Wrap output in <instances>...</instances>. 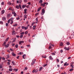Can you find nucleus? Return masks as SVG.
Returning <instances> with one entry per match:
<instances>
[{
	"mask_svg": "<svg viewBox=\"0 0 74 74\" xmlns=\"http://www.w3.org/2000/svg\"><path fill=\"white\" fill-rule=\"evenodd\" d=\"M49 46H50V47H53L54 45H53L51 44V43H50L49 44Z\"/></svg>",
	"mask_w": 74,
	"mask_h": 74,
	"instance_id": "obj_17",
	"label": "nucleus"
},
{
	"mask_svg": "<svg viewBox=\"0 0 74 74\" xmlns=\"http://www.w3.org/2000/svg\"><path fill=\"white\" fill-rule=\"evenodd\" d=\"M42 58H47V56H46L45 55L42 56Z\"/></svg>",
	"mask_w": 74,
	"mask_h": 74,
	"instance_id": "obj_26",
	"label": "nucleus"
},
{
	"mask_svg": "<svg viewBox=\"0 0 74 74\" xmlns=\"http://www.w3.org/2000/svg\"><path fill=\"white\" fill-rule=\"evenodd\" d=\"M28 33V32H27V31L25 32V34H27Z\"/></svg>",
	"mask_w": 74,
	"mask_h": 74,
	"instance_id": "obj_34",
	"label": "nucleus"
},
{
	"mask_svg": "<svg viewBox=\"0 0 74 74\" xmlns=\"http://www.w3.org/2000/svg\"><path fill=\"white\" fill-rule=\"evenodd\" d=\"M36 27V25H34L33 27V29H35Z\"/></svg>",
	"mask_w": 74,
	"mask_h": 74,
	"instance_id": "obj_24",
	"label": "nucleus"
},
{
	"mask_svg": "<svg viewBox=\"0 0 74 74\" xmlns=\"http://www.w3.org/2000/svg\"><path fill=\"white\" fill-rule=\"evenodd\" d=\"M47 66V64H44V65H43V67H45V66Z\"/></svg>",
	"mask_w": 74,
	"mask_h": 74,
	"instance_id": "obj_49",
	"label": "nucleus"
},
{
	"mask_svg": "<svg viewBox=\"0 0 74 74\" xmlns=\"http://www.w3.org/2000/svg\"><path fill=\"white\" fill-rule=\"evenodd\" d=\"M16 8H17V9H19V6L18 5H16Z\"/></svg>",
	"mask_w": 74,
	"mask_h": 74,
	"instance_id": "obj_10",
	"label": "nucleus"
},
{
	"mask_svg": "<svg viewBox=\"0 0 74 74\" xmlns=\"http://www.w3.org/2000/svg\"><path fill=\"white\" fill-rule=\"evenodd\" d=\"M19 7H20V9H22V5H21L19 4Z\"/></svg>",
	"mask_w": 74,
	"mask_h": 74,
	"instance_id": "obj_19",
	"label": "nucleus"
},
{
	"mask_svg": "<svg viewBox=\"0 0 74 74\" xmlns=\"http://www.w3.org/2000/svg\"><path fill=\"white\" fill-rule=\"evenodd\" d=\"M5 19H6V18H5V17H3L2 18V20L3 21H5Z\"/></svg>",
	"mask_w": 74,
	"mask_h": 74,
	"instance_id": "obj_7",
	"label": "nucleus"
},
{
	"mask_svg": "<svg viewBox=\"0 0 74 74\" xmlns=\"http://www.w3.org/2000/svg\"><path fill=\"white\" fill-rule=\"evenodd\" d=\"M41 69H42V67H41L39 68V71H41Z\"/></svg>",
	"mask_w": 74,
	"mask_h": 74,
	"instance_id": "obj_28",
	"label": "nucleus"
},
{
	"mask_svg": "<svg viewBox=\"0 0 74 74\" xmlns=\"http://www.w3.org/2000/svg\"><path fill=\"white\" fill-rule=\"evenodd\" d=\"M10 19H9L8 21V23H10Z\"/></svg>",
	"mask_w": 74,
	"mask_h": 74,
	"instance_id": "obj_37",
	"label": "nucleus"
},
{
	"mask_svg": "<svg viewBox=\"0 0 74 74\" xmlns=\"http://www.w3.org/2000/svg\"><path fill=\"white\" fill-rule=\"evenodd\" d=\"M13 70V69H12V68L9 69V71H12Z\"/></svg>",
	"mask_w": 74,
	"mask_h": 74,
	"instance_id": "obj_13",
	"label": "nucleus"
},
{
	"mask_svg": "<svg viewBox=\"0 0 74 74\" xmlns=\"http://www.w3.org/2000/svg\"><path fill=\"white\" fill-rule=\"evenodd\" d=\"M26 54H24L23 56V59H25L26 58Z\"/></svg>",
	"mask_w": 74,
	"mask_h": 74,
	"instance_id": "obj_5",
	"label": "nucleus"
},
{
	"mask_svg": "<svg viewBox=\"0 0 74 74\" xmlns=\"http://www.w3.org/2000/svg\"><path fill=\"white\" fill-rule=\"evenodd\" d=\"M12 9V8H9V10H11Z\"/></svg>",
	"mask_w": 74,
	"mask_h": 74,
	"instance_id": "obj_55",
	"label": "nucleus"
},
{
	"mask_svg": "<svg viewBox=\"0 0 74 74\" xmlns=\"http://www.w3.org/2000/svg\"><path fill=\"white\" fill-rule=\"evenodd\" d=\"M0 24L1 25H3V22L0 21Z\"/></svg>",
	"mask_w": 74,
	"mask_h": 74,
	"instance_id": "obj_23",
	"label": "nucleus"
},
{
	"mask_svg": "<svg viewBox=\"0 0 74 74\" xmlns=\"http://www.w3.org/2000/svg\"><path fill=\"white\" fill-rule=\"evenodd\" d=\"M8 3H9V5H11V4H12L11 3H10V2H8Z\"/></svg>",
	"mask_w": 74,
	"mask_h": 74,
	"instance_id": "obj_47",
	"label": "nucleus"
},
{
	"mask_svg": "<svg viewBox=\"0 0 74 74\" xmlns=\"http://www.w3.org/2000/svg\"><path fill=\"white\" fill-rule=\"evenodd\" d=\"M38 14H39V13H37L36 14H35V16H37V15H38Z\"/></svg>",
	"mask_w": 74,
	"mask_h": 74,
	"instance_id": "obj_57",
	"label": "nucleus"
},
{
	"mask_svg": "<svg viewBox=\"0 0 74 74\" xmlns=\"http://www.w3.org/2000/svg\"><path fill=\"white\" fill-rule=\"evenodd\" d=\"M20 18L19 17H18L17 18H16V20H19V19Z\"/></svg>",
	"mask_w": 74,
	"mask_h": 74,
	"instance_id": "obj_60",
	"label": "nucleus"
},
{
	"mask_svg": "<svg viewBox=\"0 0 74 74\" xmlns=\"http://www.w3.org/2000/svg\"><path fill=\"white\" fill-rule=\"evenodd\" d=\"M45 13V9H43L42 10V12L41 13V14L42 15H43L44 14V13Z\"/></svg>",
	"mask_w": 74,
	"mask_h": 74,
	"instance_id": "obj_1",
	"label": "nucleus"
},
{
	"mask_svg": "<svg viewBox=\"0 0 74 74\" xmlns=\"http://www.w3.org/2000/svg\"><path fill=\"white\" fill-rule=\"evenodd\" d=\"M12 56H16V54H14L13 53H12Z\"/></svg>",
	"mask_w": 74,
	"mask_h": 74,
	"instance_id": "obj_16",
	"label": "nucleus"
},
{
	"mask_svg": "<svg viewBox=\"0 0 74 74\" xmlns=\"http://www.w3.org/2000/svg\"><path fill=\"white\" fill-rule=\"evenodd\" d=\"M51 55H55V54L54 53H52Z\"/></svg>",
	"mask_w": 74,
	"mask_h": 74,
	"instance_id": "obj_50",
	"label": "nucleus"
},
{
	"mask_svg": "<svg viewBox=\"0 0 74 74\" xmlns=\"http://www.w3.org/2000/svg\"><path fill=\"white\" fill-rule=\"evenodd\" d=\"M10 14H8L7 15V17L8 18H9V17H10Z\"/></svg>",
	"mask_w": 74,
	"mask_h": 74,
	"instance_id": "obj_25",
	"label": "nucleus"
},
{
	"mask_svg": "<svg viewBox=\"0 0 74 74\" xmlns=\"http://www.w3.org/2000/svg\"><path fill=\"white\" fill-rule=\"evenodd\" d=\"M16 37L17 38H19V35H17L16 36Z\"/></svg>",
	"mask_w": 74,
	"mask_h": 74,
	"instance_id": "obj_58",
	"label": "nucleus"
},
{
	"mask_svg": "<svg viewBox=\"0 0 74 74\" xmlns=\"http://www.w3.org/2000/svg\"><path fill=\"white\" fill-rule=\"evenodd\" d=\"M49 59L51 60H53V58L51 57V56H50L49 57Z\"/></svg>",
	"mask_w": 74,
	"mask_h": 74,
	"instance_id": "obj_20",
	"label": "nucleus"
},
{
	"mask_svg": "<svg viewBox=\"0 0 74 74\" xmlns=\"http://www.w3.org/2000/svg\"><path fill=\"white\" fill-rule=\"evenodd\" d=\"M5 48H8V46L7 45H5Z\"/></svg>",
	"mask_w": 74,
	"mask_h": 74,
	"instance_id": "obj_54",
	"label": "nucleus"
},
{
	"mask_svg": "<svg viewBox=\"0 0 74 74\" xmlns=\"http://www.w3.org/2000/svg\"><path fill=\"white\" fill-rule=\"evenodd\" d=\"M19 1L18 0H17L16 1V3H17L18 4V3H19Z\"/></svg>",
	"mask_w": 74,
	"mask_h": 74,
	"instance_id": "obj_63",
	"label": "nucleus"
},
{
	"mask_svg": "<svg viewBox=\"0 0 74 74\" xmlns=\"http://www.w3.org/2000/svg\"><path fill=\"white\" fill-rule=\"evenodd\" d=\"M22 3V0H19V3Z\"/></svg>",
	"mask_w": 74,
	"mask_h": 74,
	"instance_id": "obj_46",
	"label": "nucleus"
},
{
	"mask_svg": "<svg viewBox=\"0 0 74 74\" xmlns=\"http://www.w3.org/2000/svg\"><path fill=\"white\" fill-rule=\"evenodd\" d=\"M41 5L43 6V7H45V2H44V3H41Z\"/></svg>",
	"mask_w": 74,
	"mask_h": 74,
	"instance_id": "obj_3",
	"label": "nucleus"
},
{
	"mask_svg": "<svg viewBox=\"0 0 74 74\" xmlns=\"http://www.w3.org/2000/svg\"><path fill=\"white\" fill-rule=\"evenodd\" d=\"M21 44H22V42H21V41H19V44H20V45H21Z\"/></svg>",
	"mask_w": 74,
	"mask_h": 74,
	"instance_id": "obj_53",
	"label": "nucleus"
},
{
	"mask_svg": "<svg viewBox=\"0 0 74 74\" xmlns=\"http://www.w3.org/2000/svg\"><path fill=\"white\" fill-rule=\"evenodd\" d=\"M51 48H52V47H51V46H49V49H51Z\"/></svg>",
	"mask_w": 74,
	"mask_h": 74,
	"instance_id": "obj_43",
	"label": "nucleus"
},
{
	"mask_svg": "<svg viewBox=\"0 0 74 74\" xmlns=\"http://www.w3.org/2000/svg\"><path fill=\"white\" fill-rule=\"evenodd\" d=\"M23 34H21L20 36V38H22L23 37Z\"/></svg>",
	"mask_w": 74,
	"mask_h": 74,
	"instance_id": "obj_22",
	"label": "nucleus"
},
{
	"mask_svg": "<svg viewBox=\"0 0 74 74\" xmlns=\"http://www.w3.org/2000/svg\"><path fill=\"white\" fill-rule=\"evenodd\" d=\"M26 5H23L22 6V8H25V7H26Z\"/></svg>",
	"mask_w": 74,
	"mask_h": 74,
	"instance_id": "obj_11",
	"label": "nucleus"
},
{
	"mask_svg": "<svg viewBox=\"0 0 74 74\" xmlns=\"http://www.w3.org/2000/svg\"><path fill=\"white\" fill-rule=\"evenodd\" d=\"M36 59L34 60V59H33L32 61V63L31 64V65L32 66H33V64H34V63H35V61H36Z\"/></svg>",
	"mask_w": 74,
	"mask_h": 74,
	"instance_id": "obj_2",
	"label": "nucleus"
},
{
	"mask_svg": "<svg viewBox=\"0 0 74 74\" xmlns=\"http://www.w3.org/2000/svg\"><path fill=\"white\" fill-rule=\"evenodd\" d=\"M25 27H24L23 26H22V29H25Z\"/></svg>",
	"mask_w": 74,
	"mask_h": 74,
	"instance_id": "obj_42",
	"label": "nucleus"
},
{
	"mask_svg": "<svg viewBox=\"0 0 74 74\" xmlns=\"http://www.w3.org/2000/svg\"><path fill=\"white\" fill-rule=\"evenodd\" d=\"M56 60H57V62H59V59H57Z\"/></svg>",
	"mask_w": 74,
	"mask_h": 74,
	"instance_id": "obj_52",
	"label": "nucleus"
},
{
	"mask_svg": "<svg viewBox=\"0 0 74 74\" xmlns=\"http://www.w3.org/2000/svg\"><path fill=\"white\" fill-rule=\"evenodd\" d=\"M70 66H71V67H71V68H74V66H73V64H71V65H70Z\"/></svg>",
	"mask_w": 74,
	"mask_h": 74,
	"instance_id": "obj_41",
	"label": "nucleus"
},
{
	"mask_svg": "<svg viewBox=\"0 0 74 74\" xmlns=\"http://www.w3.org/2000/svg\"><path fill=\"white\" fill-rule=\"evenodd\" d=\"M24 18H25V19H26V18H27V17H26V16H27L26 15H24Z\"/></svg>",
	"mask_w": 74,
	"mask_h": 74,
	"instance_id": "obj_30",
	"label": "nucleus"
},
{
	"mask_svg": "<svg viewBox=\"0 0 74 74\" xmlns=\"http://www.w3.org/2000/svg\"><path fill=\"white\" fill-rule=\"evenodd\" d=\"M74 69H69V71H73Z\"/></svg>",
	"mask_w": 74,
	"mask_h": 74,
	"instance_id": "obj_27",
	"label": "nucleus"
},
{
	"mask_svg": "<svg viewBox=\"0 0 74 74\" xmlns=\"http://www.w3.org/2000/svg\"><path fill=\"white\" fill-rule=\"evenodd\" d=\"M4 12H5V11L4 10H2L1 12V13L2 14H4Z\"/></svg>",
	"mask_w": 74,
	"mask_h": 74,
	"instance_id": "obj_6",
	"label": "nucleus"
},
{
	"mask_svg": "<svg viewBox=\"0 0 74 74\" xmlns=\"http://www.w3.org/2000/svg\"><path fill=\"white\" fill-rule=\"evenodd\" d=\"M13 20H11L10 24H12V23H13Z\"/></svg>",
	"mask_w": 74,
	"mask_h": 74,
	"instance_id": "obj_29",
	"label": "nucleus"
},
{
	"mask_svg": "<svg viewBox=\"0 0 74 74\" xmlns=\"http://www.w3.org/2000/svg\"><path fill=\"white\" fill-rule=\"evenodd\" d=\"M69 63H67V62H65V63H64V66H68L69 65Z\"/></svg>",
	"mask_w": 74,
	"mask_h": 74,
	"instance_id": "obj_9",
	"label": "nucleus"
},
{
	"mask_svg": "<svg viewBox=\"0 0 74 74\" xmlns=\"http://www.w3.org/2000/svg\"><path fill=\"white\" fill-rule=\"evenodd\" d=\"M16 34V33L15 32V31L14 30L12 31V35H14Z\"/></svg>",
	"mask_w": 74,
	"mask_h": 74,
	"instance_id": "obj_4",
	"label": "nucleus"
},
{
	"mask_svg": "<svg viewBox=\"0 0 74 74\" xmlns=\"http://www.w3.org/2000/svg\"><path fill=\"white\" fill-rule=\"evenodd\" d=\"M2 66H1V64H0V69H2Z\"/></svg>",
	"mask_w": 74,
	"mask_h": 74,
	"instance_id": "obj_61",
	"label": "nucleus"
},
{
	"mask_svg": "<svg viewBox=\"0 0 74 74\" xmlns=\"http://www.w3.org/2000/svg\"><path fill=\"white\" fill-rule=\"evenodd\" d=\"M25 34V32H22L20 33V34Z\"/></svg>",
	"mask_w": 74,
	"mask_h": 74,
	"instance_id": "obj_45",
	"label": "nucleus"
},
{
	"mask_svg": "<svg viewBox=\"0 0 74 74\" xmlns=\"http://www.w3.org/2000/svg\"><path fill=\"white\" fill-rule=\"evenodd\" d=\"M15 13V12H13L12 13V14H14Z\"/></svg>",
	"mask_w": 74,
	"mask_h": 74,
	"instance_id": "obj_56",
	"label": "nucleus"
},
{
	"mask_svg": "<svg viewBox=\"0 0 74 74\" xmlns=\"http://www.w3.org/2000/svg\"><path fill=\"white\" fill-rule=\"evenodd\" d=\"M60 46H63V43H60Z\"/></svg>",
	"mask_w": 74,
	"mask_h": 74,
	"instance_id": "obj_32",
	"label": "nucleus"
},
{
	"mask_svg": "<svg viewBox=\"0 0 74 74\" xmlns=\"http://www.w3.org/2000/svg\"><path fill=\"white\" fill-rule=\"evenodd\" d=\"M2 60H5V58H4L3 57L2 58Z\"/></svg>",
	"mask_w": 74,
	"mask_h": 74,
	"instance_id": "obj_64",
	"label": "nucleus"
},
{
	"mask_svg": "<svg viewBox=\"0 0 74 74\" xmlns=\"http://www.w3.org/2000/svg\"><path fill=\"white\" fill-rule=\"evenodd\" d=\"M37 18H36V21H37V22H36V23H38V19H37Z\"/></svg>",
	"mask_w": 74,
	"mask_h": 74,
	"instance_id": "obj_33",
	"label": "nucleus"
},
{
	"mask_svg": "<svg viewBox=\"0 0 74 74\" xmlns=\"http://www.w3.org/2000/svg\"><path fill=\"white\" fill-rule=\"evenodd\" d=\"M24 14H26V11H27V9H25L24 10Z\"/></svg>",
	"mask_w": 74,
	"mask_h": 74,
	"instance_id": "obj_14",
	"label": "nucleus"
},
{
	"mask_svg": "<svg viewBox=\"0 0 74 74\" xmlns=\"http://www.w3.org/2000/svg\"><path fill=\"white\" fill-rule=\"evenodd\" d=\"M10 51H14L13 49H12L11 48L10 49Z\"/></svg>",
	"mask_w": 74,
	"mask_h": 74,
	"instance_id": "obj_40",
	"label": "nucleus"
},
{
	"mask_svg": "<svg viewBox=\"0 0 74 74\" xmlns=\"http://www.w3.org/2000/svg\"><path fill=\"white\" fill-rule=\"evenodd\" d=\"M4 3L3 2H2L1 3V4H2V5H3V4H4Z\"/></svg>",
	"mask_w": 74,
	"mask_h": 74,
	"instance_id": "obj_62",
	"label": "nucleus"
},
{
	"mask_svg": "<svg viewBox=\"0 0 74 74\" xmlns=\"http://www.w3.org/2000/svg\"><path fill=\"white\" fill-rule=\"evenodd\" d=\"M9 25V24L8 23H6V26H7V27H8Z\"/></svg>",
	"mask_w": 74,
	"mask_h": 74,
	"instance_id": "obj_35",
	"label": "nucleus"
},
{
	"mask_svg": "<svg viewBox=\"0 0 74 74\" xmlns=\"http://www.w3.org/2000/svg\"><path fill=\"white\" fill-rule=\"evenodd\" d=\"M41 9V7H40L37 10V12H39L40 11V10Z\"/></svg>",
	"mask_w": 74,
	"mask_h": 74,
	"instance_id": "obj_8",
	"label": "nucleus"
},
{
	"mask_svg": "<svg viewBox=\"0 0 74 74\" xmlns=\"http://www.w3.org/2000/svg\"><path fill=\"white\" fill-rule=\"evenodd\" d=\"M6 43V42H3V44L2 46H5V44Z\"/></svg>",
	"mask_w": 74,
	"mask_h": 74,
	"instance_id": "obj_18",
	"label": "nucleus"
},
{
	"mask_svg": "<svg viewBox=\"0 0 74 74\" xmlns=\"http://www.w3.org/2000/svg\"><path fill=\"white\" fill-rule=\"evenodd\" d=\"M39 3L40 4H42V0H40V1H39Z\"/></svg>",
	"mask_w": 74,
	"mask_h": 74,
	"instance_id": "obj_15",
	"label": "nucleus"
},
{
	"mask_svg": "<svg viewBox=\"0 0 74 74\" xmlns=\"http://www.w3.org/2000/svg\"><path fill=\"white\" fill-rule=\"evenodd\" d=\"M18 69H15V71L16 72L18 71Z\"/></svg>",
	"mask_w": 74,
	"mask_h": 74,
	"instance_id": "obj_59",
	"label": "nucleus"
},
{
	"mask_svg": "<svg viewBox=\"0 0 74 74\" xmlns=\"http://www.w3.org/2000/svg\"><path fill=\"white\" fill-rule=\"evenodd\" d=\"M38 69H37L36 70H35V73H37V71H38Z\"/></svg>",
	"mask_w": 74,
	"mask_h": 74,
	"instance_id": "obj_39",
	"label": "nucleus"
},
{
	"mask_svg": "<svg viewBox=\"0 0 74 74\" xmlns=\"http://www.w3.org/2000/svg\"><path fill=\"white\" fill-rule=\"evenodd\" d=\"M23 53V52H20V53H19V55H22Z\"/></svg>",
	"mask_w": 74,
	"mask_h": 74,
	"instance_id": "obj_48",
	"label": "nucleus"
},
{
	"mask_svg": "<svg viewBox=\"0 0 74 74\" xmlns=\"http://www.w3.org/2000/svg\"><path fill=\"white\" fill-rule=\"evenodd\" d=\"M17 16V14H16V13H15L14 14V16Z\"/></svg>",
	"mask_w": 74,
	"mask_h": 74,
	"instance_id": "obj_31",
	"label": "nucleus"
},
{
	"mask_svg": "<svg viewBox=\"0 0 74 74\" xmlns=\"http://www.w3.org/2000/svg\"><path fill=\"white\" fill-rule=\"evenodd\" d=\"M17 25H18V24H15L14 25H13V26H14V27L16 26Z\"/></svg>",
	"mask_w": 74,
	"mask_h": 74,
	"instance_id": "obj_36",
	"label": "nucleus"
},
{
	"mask_svg": "<svg viewBox=\"0 0 74 74\" xmlns=\"http://www.w3.org/2000/svg\"><path fill=\"white\" fill-rule=\"evenodd\" d=\"M28 29V27H25V30H27Z\"/></svg>",
	"mask_w": 74,
	"mask_h": 74,
	"instance_id": "obj_38",
	"label": "nucleus"
},
{
	"mask_svg": "<svg viewBox=\"0 0 74 74\" xmlns=\"http://www.w3.org/2000/svg\"><path fill=\"white\" fill-rule=\"evenodd\" d=\"M70 49V47H68L66 49L67 51H69Z\"/></svg>",
	"mask_w": 74,
	"mask_h": 74,
	"instance_id": "obj_44",
	"label": "nucleus"
},
{
	"mask_svg": "<svg viewBox=\"0 0 74 74\" xmlns=\"http://www.w3.org/2000/svg\"><path fill=\"white\" fill-rule=\"evenodd\" d=\"M66 45H70V42H67Z\"/></svg>",
	"mask_w": 74,
	"mask_h": 74,
	"instance_id": "obj_21",
	"label": "nucleus"
},
{
	"mask_svg": "<svg viewBox=\"0 0 74 74\" xmlns=\"http://www.w3.org/2000/svg\"><path fill=\"white\" fill-rule=\"evenodd\" d=\"M15 47H16V48H18V44H16L15 46Z\"/></svg>",
	"mask_w": 74,
	"mask_h": 74,
	"instance_id": "obj_12",
	"label": "nucleus"
},
{
	"mask_svg": "<svg viewBox=\"0 0 74 74\" xmlns=\"http://www.w3.org/2000/svg\"><path fill=\"white\" fill-rule=\"evenodd\" d=\"M7 58H6V59H8V58H10V56H9V55H7Z\"/></svg>",
	"mask_w": 74,
	"mask_h": 74,
	"instance_id": "obj_51",
	"label": "nucleus"
}]
</instances>
